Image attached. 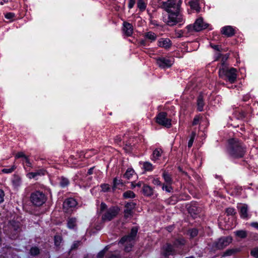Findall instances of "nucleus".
I'll use <instances>...</instances> for the list:
<instances>
[{"label":"nucleus","instance_id":"f257e3e1","mask_svg":"<svg viewBox=\"0 0 258 258\" xmlns=\"http://www.w3.org/2000/svg\"><path fill=\"white\" fill-rule=\"evenodd\" d=\"M180 3V0H168L160 3V7L168 13V19L166 20L168 25L172 26L181 21V16L179 13Z\"/></svg>","mask_w":258,"mask_h":258},{"label":"nucleus","instance_id":"f03ea898","mask_svg":"<svg viewBox=\"0 0 258 258\" xmlns=\"http://www.w3.org/2000/svg\"><path fill=\"white\" fill-rule=\"evenodd\" d=\"M230 145V154L235 157H241L244 153V149L238 141L231 139L229 141Z\"/></svg>","mask_w":258,"mask_h":258},{"label":"nucleus","instance_id":"7ed1b4c3","mask_svg":"<svg viewBox=\"0 0 258 258\" xmlns=\"http://www.w3.org/2000/svg\"><path fill=\"white\" fill-rule=\"evenodd\" d=\"M219 74L220 78L225 77L231 83H233L236 78V70L234 68L229 69L226 66H223L219 70Z\"/></svg>","mask_w":258,"mask_h":258},{"label":"nucleus","instance_id":"20e7f679","mask_svg":"<svg viewBox=\"0 0 258 258\" xmlns=\"http://www.w3.org/2000/svg\"><path fill=\"white\" fill-rule=\"evenodd\" d=\"M138 229L136 227L132 229L130 235L123 237L120 240V243L125 244V250L130 251L133 244V241L137 233Z\"/></svg>","mask_w":258,"mask_h":258},{"label":"nucleus","instance_id":"39448f33","mask_svg":"<svg viewBox=\"0 0 258 258\" xmlns=\"http://www.w3.org/2000/svg\"><path fill=\"white\" fill-rule=\"evenodd\" d=\"M45 197L44 195L40 191H36L33 193L31 196V201L32 203L37 206H41L45 201Z\"/></svg>","mask_w":258,"mask_h":258},{"label":"nucleus","instance_id":"423d86ee","mask_svg":"<svg viewBox=\"0 0 258 258\" xmlns=\"http://www.w3.org/2000/svg\"><path fill=\"white\" fill-rule=\"evenodd\" d=\"M156 122L163 126L166 127L171 126V119L167 116V114L165 112H161L158 114L156 117Z\"/></svg>","mask_w":258,"mask_h":258},{"label":"nucleus","instance_id":"0eeeda50","mask_svg":"<svg viewBox=\"0 0 258 258\" xmlns=\"http://www.w3.org/2000/svg\"><path fill=\"white\" fill-rule=\"evenodd\" d=\"M119 209L117 207H111L108 209L102 216L103 221H110L114 218L118 213Z\"/></svg>","mask_w":258,"mask_h":258},{"label":"nucleus","instance_id":"6e6552de","mask_svg":"<svg viewBox=\"0 0 258 258\" xmlns=\"http://www.w3.org/2000/svg\"><path fill=\"white\" fill-rule=\"evenodd\" d=\"M208 27V24L205 23L202 18L197 19L192 26L194 30L196 31H200L207 28Z\"/></svg>","mask_w":258,"mask_h":258},{"label":"nucleus","instance_id":"1a4fd4ad","mask_svg":"<svg viewBox=\"0 0 258 258\" xmlns=\"http://www.w3.org/2000/svg\"><path fill=\"white\" fill-rule=\"evenodd\" d=\"M174 61L173 58L159 57L157 59V62L160 67H170Z\"/></svg>","mask_w":258,"mask_h":258},{"label":"nucleus","instance_id":"9d476101","mask_svg":"<svg viewBox=\"0 0 258 258\" xmlns=\"http://www.w3.org/2000/svg\"><path fill=\"white\" fill-rule=\"evenodd\" d=\"M231 241L232 238L230 237L221 238L216 243V247L219 249L223 248L231 243Z\"/></svg>","mask_w":258,"mask_h":258},{"label":"nucleus","instance_id":"9b49d317","mask_svg":"<svg viewBox=\"0 0 258 258\" xmlns=\"http://www.w3.org/2000/svg\"><path fill=\"white\" fill-rule=\"evenodd\" d=\"M77 205V202L76 200L72 198L67 199L63 203V209L66 212H69L70 208L75 207Z\"/></svg>","mask_w":258,"mask_h":258},{"label":"nucleus","instance_id":"f8f14e48","mask_svg":"<svg viewBox=\"0 0 258 258\" xmlns=\"http://www.w3.org/2000/svg\"><path fill=\"white\" fill-rule=\"evenodd\" d=\"M203 4V0H191L189 2L191 9L195 10L198 13L200 12Z\"/></svg>","mask_w":258,"mask_h":258},{"label":"nucleus","instance_id":"ddd939ff","mask_svg":"<svg viewBox=\"0 0 258 258\" xmlns=\"http://www.w3.org/2000/svg\"><path fill=\"white\" fill-rule=\"evenodd\" d=\"M123 31L126 36H131L133 33V28L132 24L127 22H124Z\"/></svg>","mask_w":258,"mask_h":258},{"label":"nucleus","instance_id":"4468645a","mask_svg":"<svg viewBox=\"0 0 258 258\" xmlns=\"http://www.w3.org/2000/svg\"><path fill=\"white\" fill-rule=\"evenodd\" d=\"M123 140V142L125 143V145L127 146H130L132 145L133 143V140L132 139H130V140H128V136L124 135L123 137V139H122L120 137V136H117L116 138L115 139V141L117 143H120L121 141Z\"/></svg>","mask_w":258,"mask_h":258},{"label":"nucleus","instance_id":"2eb2a0df","mask_svg":"<svg viewBox=\"0 0 258 258\" xmlns=\"http://www.w3.org/2000/svg\"><path fill=\"white\" fill-rule=\"evenodd\" d=\"M135 205L133 203L126 204L124 210L125 217H128L132 215V210L134 208Z\"/></svg>","mask_w":258,"mask_h":258},{"label":"nucleus","instance_id":"dca6fc26","mask_svg":"<svg viewBox=\"0 0 258 258\" xmlns=\"http://www.w3.org/2000/svg\"><path fill=\"white\" fill-rule=\"evenodd\" d=\"M221 32L223 34H225L227 36H231L234 34V30L232 27L228 26L223 27Z\"/></svg>","mask_w":258,"mask_h":258},{"label":"nucleus","instance_id":"f3484780","mask_svg":"<svg viewBox=\"0 0 258 258\" xmlns=\"http://www.w3.org/2000/svg\"><path fill=\"white\" fill-rule=\"evenodd\" d=\"M170 41L169 39H161L159 41V46L160 47L167 48L170 46Z\"/></svg>","mask_w":258,"mask_h":258},{"label":"nucleus","instance_id":"a211bd4d","mask_svg":"<svg viewBox=\"0 0 258 258\" xmlns=\"http://www.w3.org/2000/svg\"><path fill=\"white\" fill-rule=\"evenodd\" d=\"M143 192L147 196H151L153 194V189L147 185H144L143 187Z\"/></svg>","mask_w":258,"mask_h":258},{"label":"nucleus","instance_id":"6ab92c4d","mask_svg":"<svg viewBox=\"0 0 258 258\" xmlns=\"http://www.w3.org/2000/svg\"><path fill=\"white\" fill-rule=\"evenodd\" d=\"M239 208L241 217L243 218H246L247 217V206L245 204L241 205Z\"/></svg>","mask_w":258,"mask_h":258},{"label":"nucleus","instance_id":"aec40b11","mask_svg":"<svg viewBox=\"0 0 258 258\" xmlns=\"http://www.w3.org/2000/svg\"><path fill=\"white\" fill-rule=\"evenodd\" d=\"M204 105L203 97L202 96H200L197 100V108L198 110L200 111L203 110V106Z\"/></svg>","mask_w":258,"mask_h":258},{"label":"nucleus","instance_id":"412c9836","mask_svg":"<svg viewBox=\"0 0 258 258\" xmlns=\"http://www.w3.org/2000/svg\"><path fill=\"white\" fill-rule=\"evenodd\" d=\"M145 37L146 39L153 41L156 39L157 35L153 32H149L145 34Z\"/></svg>","mask_w":258,"mask_h":258},{"label":"nucleus","instance_id":"4be33fe9","mask_svg":"<svg viewBox=\"0 0 258 258\" xmlns=\"http://www.w3.org/2000/svg\"><path fill=\"white\" fill-rule=\"evenodd\" d=\"M123 186V183L120 181V180L117 179V178H114L113 180V189H115L116 188H121Z\"/></svg>","mask_w":258,"mask_h":258},{"label":"nucleus","instance_id":"5701e85b","mask_svg":"<svg viewBox=\"0 0 258 258\" xmlns=\"http://www.w3.org/2000/svg\"><path fill=\"white\" fill-rule=\"evenodd\" d=\"M133 176H136V175L134 174V171L131 169H127L124 175V177L127 179H131Z\"/></svg>","mask_w":258,"mask_h":258},{"label":"nucleus","instance_id":"b1692460","mask_svg":"<svg viewBox=\"0 0 258 258\" xmlns=\"http://www.w3.org/2000/svg\"><path fill=\"white\" fill-rule=\"evenodd\" d=\"M172 247L171 245L167 244L164 248V254L165 256L171 254L172 253Z\"/></svg>","mask_w":258,"mask_h":258},{"label":"nucleus","instance_id":"393cba45","mask_svg":"<svg viewBox=\"0 0 258 258\" xmlns=\"http://www.w3.org/2000/svg\"><path fill=\"white\" fill-rule=\"evenodd\" d=\"M138 7L141 11H144L146 9V4L145 0H138Z\"/></svg>","mask_w":258,"mask_h":258},{"label":"nucleus","instance_id":"a878e982","mask_svg":"<svg viewBox=\"0 0 258 258\" xmlns=\"http://www.w3.org/2000/svg\"><path fill=\"white\" fill-rule=\"evenodd\" d=\"M76 224V220L75 218H70L68 221V226L69 228H73L75 227Z\"/></svg>","mask_w":258,"mask_h":258},{"label":"nucleus","instance_id":"bb28decb","mask_svg":"<svg viewBox=\"0 0 258 258\" xmlns=\"http://www.w3.org/2000/svg\"><path fill=\"white\" fill-rule=\"evenodd\" d=\"M23 164L26 170L29 171V169H28V168L32 167V164L28 157H25V159L23 161Z\"/></svg>","mask_w":258,"mask_h":258},{"label":"nucleus","instance_id":"cd10ccee","mask_svg":"<svg viewBox=\"0 0 258 258\" xmlns=\"http://www.w3.org/2000/svg\"><path fill=\"white\" fill-rule=\"evenodd\" d=\"M162 151L161 149H157L154 151L153 153V158L154 160H156L159 157L161 156Z\"/></svg>","mask_w":258,"mask_h":258},{"label":"nucleus","instance_id":"c85d7f7f","mask_svg":"<svg viewBox=\"0 0 258 258\" xmlns=\"http://www.w3.org/2000/svg\"><path fill=\"white\" fill-rule=\"evenodd\" d=\"M124 198H133L135 197V194L131 190H128L123 194Z\"/></svg>","mask_w":258,"mask_h":258},{"label":"nucleus","instance_id":"c756f323","mask_svg":"<svg viewBox=\"0 0 258 258\" xmlns=\"http://www.w3.org/2000/svg\"><path fill=\"white\" fill-rule=\"evenodd\" d=\"M163 177L166 184L170 185L172 183V180L169 174L164 173L163 174Z\"/></svg>","mask_w":258,"mask_h":258},{"label":"nucleus","instance_id":"7c9ffc66","mask_svg":"<svg viewBox=\"0 0 258 258\" xmlns=\"http://www.w3.org/2000/svg\"><path fill=\"white\" fill-rule=\"evenodd\" d=\"M235 235L240 238H243L246 236V232L245 231L240 230L235 232Z\"/></svg>","mask_w":258,"mask_h":258},{"label":"nucleus","instance_id":"2f4dec72","mask_svg":"<svg viewBox=\"0 0 258 258\" xmlns=\"http://www.w3.org/2000/svg\"><path fill=\"white\" fill-rule=\"evenodd\" d=\"M143 167L144 169L146 171H151L153 169L152 165L149 162H144L143 163Z\"/></svg>","mask_w":258,"mask_h":258},{"label":"nucleus","instance_id":"473e14b6","mask_svg":"<svg viewBox=\"0 0 258 258\" xmlns=\"http://www.w3.org/2000/svg\"><path fill=\"white\" fill-rule=\"evenodd\" d=\"M188 212L191 215L197 214L198 212L199 211L198 210V209L196 207H195V206L188 207Z\"/></svg>","mask_w":258,"mask_h":258},{"label":"nucleus","instance_id":"72a5a7b5","mask_svg":"<svg viewBox=\"0 0 258 258\" xmlns=\"http://www.w3.org/2000/svg\"><path fill=\"white\" fill-rule=\"evenodd\" d=\"M60 184L61 186L64 187L68 185L69 180L68 179H67L66 178L61 177V178L60 179Z\"/></svg>","mask_w":258,"mask_h":258},{"label":"nucleus","instance_id":"f704fd0d","mask_svg":"<svg viewBox=\"0 0 258 258\" xmlns=\"http://www.w3.org/2000/svg\"><path fill=\"white\" fill-rule=\"evenodd\" d=\"M39 252V250L38 248L35 247H32L30 250V253L32 255H35L38 254Z\"/></svg>","mask_w":258,"mask_h":258},{"label":"nucleus","instance_id":"c9c22d12","mask_svg":"<svg viewBox=\"0 0 258 258\" xmlns=\"http://www.w3.org/2000/svg\"><path fill=\"white\" fill-rule=\"evenodd\" d=\"M251 254L252 256L258 257V247H254L251 250Z\"/></svg>","mask_w":258,"mask_h":258},{"label":"nucleus","instance_id":"e433bc0d","mask_svg":"<svg viewBox=\"0 0 258 258\" xmlns=\"http://www.w3.org/2000/svg\"><path fill=\"white\" fill-rule=\"evenodd\" d=\"M27 177L29 179L36 178L37 176L36 175L35 172H29L27 174Z\"/></svg>","mask_w":258,"mask_h":258},{"label":"nucleus","instance_id":"4c0bfd02","mask_svg":"<svg viewBox=\"0 0 258 258\" xmlns=\"http://www.w3.org/2000/svg\"><path fill=\"white\" fill-rule=\"evenodd\" d=\"M61 238L60 236H55L54 243H55V245H56V246L59 245V244L61 242Z\"/></svg>","mask_w":258,"mask_h":258},{"label":"nucleus","instance_id":"58836bf2","mask_svg":"<svg viewBox=\"0 0 258 258\" xmlns=\"http://www.w3.org/2000/svg\"><path fill=\"white\" fill-rule=\"evenodd\" d=\"M15 169V166L14 165L11 168L3 169L2 171L4 173H8L13 172Z\"/></svg>","mask_w":258,"mask_h":258},{"label":"nucleus","instance_id":"ea45409f","mask_svg":"<svg viewBox=\"0 0 258 258\" xmlns=\"http://www.w3.org/2000/svg\"><path fill=\"white\" fill-rule=\"evenodd\" d=\"M36 175L38 176H41L43 175L45 173V170L43 169H38L37 171H35Z\"/></svg>","mask_w":258,"mask_h":258},{"label":"nucleus","instance_id":"a19ab883","mask_svg":"<svg viewBox=\"0 0 258 258\" xmlns=\"http://www.w3.org/2000/svg\"><path fill=\"white\" fill-rule=\"evenodd\" d=\"M195 135H196L195 133H193L190 140L188 141V147L189 148L191 147L192 145V143L194 142V138H195Z\"/></svg>","mask_w":258,"mask_h":258},{"label":"nucleus","instance_id":"79ce46f5","mask_svg":"<svg viewBox=\"0 0 258 258\" xmlns=\"http://www.w3.org/2000/svg\"><path fill=\"white\" fill-rule=\"evenodd\" d=\"M162 189L163 190H165L167 192H171L172 190V187L169 184H166V185H163L162 186Z\"/></svg>","mask_w":258,"mask_h":258},{"label":"nucleus","instance_id":"37998d69","mask_svg":"<svg viewBox=\"0 0 258 258\" xmlns=\"http://www.w3.org/2000/svg\"><path fill=\"white\" fill-rule=\"evenodd\" d=\"M226 213L228 215H234L235 213V210L233 208H228L226 210Z\"/></svg>","mask_w":258,"mask_h":258},{"label":"nucleus","instance_id":"c03bdc74","mask_svg":"<svg viewBox=\"0 0 258 258\" xmlns=\"http://www.w3.org/2000/svg\"><path fill=\"white\" fill-rule=\"evenodd\" d=\"M103 191H106L109 189V186L107 184H103L101 186Z\"/></svg>","mask_w":258,"mask_h":258},{"label":"nucleus","instance_id":"a18cd8bd","mask_svg":"<svg viewBox=\"0 0 258 258\" xmlns=\"http://www.w3.org/2000/svg\"><path fill=\"white\" fill-rule=\"evenodd\" d=\"M198 231L196 229H192L190 231V235L192 237H194L197 235Z\"/></svg>","mask_w":258,"mask_h":258},{"label":"nucleus","instance_id":"49530a36","mask_svg":"<svg viewBox=\"0 0 258 258\" xmlns=\"http://www.w3.org/2000/svg\"><path fill=\"white\" fill-rule=\"evenodd\" d=\"M16 157L17 158L23 157L24 160L25 159V157H27L23 152H19L16 155Z\"/></svg>","mask_w":258,"mask_h":258},{"label":"nucleus","instance_id":"de8ad7c7","mask_svg":"<svg viewBox=\"0 0 258 258\" xmlns=\"http://www.w3.org/2000/svg\"><path fill=\"white\" fill-rule=\"evenodd\" d=\"M11 225L14 229V230H17V229L19 228V224L15 221L11 222Z\"/></svg>","mask_w":258,"mask_h":258},{"label":"nucleus","instance_id":"09e8293b","mask_svg":"<svg viewBox=\"0 0 258 258\" xmlns=\"http://www.w3.org/2000/svg\"><path fill=\"white\" fill-rule=\"evenodd\" d=\"M237 251H238V249H230L227 251V255H231Z\"/></svg>","mask_w":258,"mask_h":258},{"label":"nucleus","instance_id":"8fccbe9b","mask_svg":"<svg viewBox=\"0 0 258 258\" xmlns=\"http://www.w3.org/2000/svg\"><path fill=\"white\" fill-rule=\"evenodd\" d=\"M200 120V117L199 116H196L195 117L193 122H192V125H195L199 123Z\"/></svg>","mask_w":258,"mask_h":258},{"label":"nucleus","instance_id":"3c124183","mask_svg":"<svg viewBox=\"0 0 258 258\" xmlns=\"http://www.w3.org/2000/svg\"><path fill=\"white\" fill-rule=\"evenodd\" d=\"M14 14L11 13H7L5 15L6 18L8 19H11L13 18L14 17Z\"/></svg>","mask_w":258,"mask_h":258},{"label":"nucleus","instance_id":"603ef678","mask_svg":"<svg viewBox=\"0 0 258 258\" xmlns=\"http://www.w3.org/2000/svg\"><path fill=\"white\" fill-rule=\"evenodd\" d=\"M4 193L3 190H0V203L4 200Z\"/></svg>","mask_w":258,"mask_h":258},{"label":"nucleus","instance_id":"864d4df0","mask_svg":"<svg viewBox=\"0 0 258 258\" xmlns=\"http://www.w3.org/2000/svg\"><path fill=\"white\" fill-rule=\"evenodd\" d=\"M153 183L155 185H159L160 184V181L158 179H154L153 180Z\"/></svg>","mask_w":258,"mask_h":258},{"label":"nucleus","instance_id":"5fc2aeb1","mask_svg":"<svg viewBox=\"0 0 258 258\" xmlns=\"http://www.w3.org/2000/svg\"><path fill=\"white\" fill-rule=\"evenodd\" d=\"M135 1L134 0H130L129 3V8H132L135 4Z\"/></svg>","mask_w":258,"mask_h":258},{"label":"nucleus","instance_id":"6e6d98bb","mask_svg":"<svg viewBox=\"0 0 258 258\" xmlns=\"http://www.w3.org/2000/svg\"><path fill=\"white\" fill-rule=\"evenodd\" d=\"M106 208V205L104 204V203H102L101 204V206H100V209H101V211H103L104 210H105Z\"/></svg>","mask_w":258,"mask_h":258},{"label":"nucleus","instance_id":"4d7b16f0","mask_svg":"<svg viewBox=\"0 0 258 258\" xmlns=\"http://www.w3.org/2000/svg\"><path fill=\"white\" fill-rule=\"evenodd\" d=\"M177 243H178L179 244H183L184 240L182 239H178L177 240V242L175 243V244H177Z\"/></svg>","mask_w":258,"mask_h":258},{"label":"nucleus","instance_id":"13d9d810","mask_svg":"<svg viewBox=\"0 0 258 258\" xmlns=\"http://www.w3.org/2000/svg\"><path fill=\"white\" fill-rule=\"evenodd\" d=\"M104 252L101 251L98 253V256L99 258H101L104 255Z\"/></svg>","mask_w":258,"mask_h":258},{"label":"nucleus","instance_id":"bf43d9fd","mask_svg":"<svg viewBox=\"0 0 258 258\" xmlns=\"http://www.w3.org/2000/svg\"><path fill=\"white\" fill-rule=\"evenodd\" d=\"M251 225L254 227H255L258 229V223H252L251 224Z\"/></svg>","mask_w":258,"mask_h":258},{"label":"nucleus","instance_id":"052dcab7","mask_svg":"<svg viewBox=\"0 0 258 258\" xmlns=\"http://www.w3.org/2000/svg\"><path fill=\"white\" fill-rule=\"evenodd\" d=\"M142 185V183L141 182H139L136 184V186L141 187Z\"/></svg>","mask_w":258,"mask_h":258},{"label":"nucleus","instance_id":"680f3d73","mask_svg":"<svg viewBox=\"0 0 258 258\" xmlns=\"http://www.w3.org/2000/svg\"><path fill=\"white\" fill-rule=\"evenodd\" d=\"M135 187H136V184H135L134 182H132V187L133 188Z\"/></svg>","mask_w":258,"mask_h":258},{"label":"nucleus","instance_id":"e2e57ef3","mask_svg":"<svg viewBox=\"0 0 258 258\" xmlns=\"http://www.w3.org/2000/svg\"><path fill=\"white\" fill-rule=\"evenodd\" d=\"M91 172H92V169H90L89 170V174H91Z\"/></svg>","mask_w":258,"mask_h":258},{"label":"nucleus","instance_id":"0e129e2a","mask_svg":"<svg viewBox=\"0 0 258 258\" xmlns=\"http://www.w3.org/2000/svg\"><path fill=\"white\" fill-rule=\"evenodd\" d=\"M3 2H4V3H7V2H8V0H3Z\"/></svg>","mask_w":258,"mask_h":258},{"label":"nucleus","instance_id":"69168bd1","mask_svg":"<svg viewBox=\"0 0 258 258\" xmlns=\"http://www.w3.org/2000/svg\"><path fill=\"white\" fill-rule=\"evenodd\" d=\"M214 48L218 49V46H215Z\"/></svg>","mask_w":258,"mask_h":258},{"label":"nucleus","instance_id":"338daca9","mask_svg":"<svg viewBox=\"0 0 258 258\" xmlns=\"http://www.w3.org/2000/svg\"><path fill=\"white\" fill-rule=\"evenodd\" d=\"M1 5H3V2H1Z\"/></svg>","mask_w":258,"mask_h":258},{"label":"nucleus","instance_id":"774afa93","mask_svg":"<svg viewBox=\"0 0 258 258\" xmlns=\"http://www.w3.org/2000/svg\"><path fill=\"white\" fill-rule=\"evenodd\" d=\"M76 244H74V247H76Z\"/></svg>","mask_w":258,"mask_h":258}]
</instances>
